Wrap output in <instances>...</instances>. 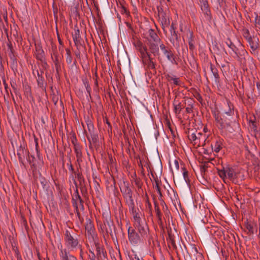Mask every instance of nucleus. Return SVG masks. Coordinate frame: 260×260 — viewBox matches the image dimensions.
I'll return each mask as SVG.
<instances>
[{"mask_svg":"<svg viewBox=\"0 0 260 260\" xmlns=\"http://www.w3.org/2000/svg\"><path fill=\"white\" fill-rule=\"evenodd\" d=\"M52 58L54 63L56 70H58L59 67H60V59L57 52H53L52 55Z\"/></svg>","mask_w":260,"mask_h":260,"instance_id":"7c9ffc66","label":"nucleus"},{"mask_svg":"<svg viewBox=\"0 0 260 260\" xmlns=\"http://www.w3.org/2000/svg\"><path fill=\"white\" fill-rule=\"evenodd\" d=\"M71 141L74 146L79 145L77 142V138L75 134H73L71 136Z\"/></svg>","mask_w":260,"mask_h":260,"instance_id":"c03bdc74","label":"nucleus"},{"mask_svg":"<svg viewBox=\"0 0 260 260\" xmlns=\"http://www.w3.org/2000/svg\"><path fill=\"white\" fill-rule=\"evenodd\" d=\"M158 20L161 24V27L164 33L167 34V28L170 24L169 16L163 11H158Z\"/></svg>","mask_w":260,"mask_h":260,"instance_id":"9b49d317","label":"nucleus"},{"mask_svg":"<svg viewBox=\"0 0 260 260\" xmlns=\"http://www.w3.org/2000/svg\"><path fill=\"white\" fill-rule=\"evenodd\" d=\"M121 13L122 14L126 13V12H127L126 9L122 5H121Z\"/></svg>","mask_w":260,"mask_h":260,"instance_id":"0e129e2a","label":"nucleus"},{"mask_svg":"<svg viewBox=\"0 0 260 260\" xmlns=\"http://www.w3.org/2000/svg\"><path fill=\"white\" fill-rule=\"evenodd\" d=\"M3 83H4V85L5 88V89H6V92L8 93V84L6 83L5 80H3Z\"/></svg>","mask_w":260,"mask_h":260,"instance_id":"338daca9","label":"nucleus"},{"mask_svg":"<svg viewBox=\"0 0 260 260\" xmlns=\"http://www.w3.org/2000/svg\"><path fill=\"white\" fill-rule=\"evenodd\" d=\"M25 154H27V155H28L27 160H28V162H29V164L32 166H34L35 164H34V162L35 160V156L34 155L29 156V151L27 150H25Z\"/></svg>","mask_w":260,"mask_h":260,"instance_id":"a19ab883","label":"nucleus"},{"mask_svg":"<svg viewBox=\"0 0 260 260\" xmlns=\"http://www.w3.org/2000/svg\"><path fill=\"white\" fill-rule=\"evenodd\" d=\"M255 23L256 26L260 27V16H258L257 14H256L255 17Z\"/></svg>","mask_w":260,"mask_h":260,"instance_id":"3c124183","label":"nucleus"},{"mask_svg":"<svg viewBox=\"0 0 260 260\" xmlns=\"http://www.w3.org/2000/svg\"><path fill=\"white\" fill-rule=\"evenodd\" d=\"M24 153L25 154V150H24L22 146H20L17 151V156L19 161L21 163L23 162V155Z\"/></svg>","mask_w":260,"mask_h":260,"instance_id":"f704fd0d","label":"nucleus"},{"mask_svg":"<svg viewBox=\"0 0 260 260\" xmlns=\"http://www.w3.org/2000/svg\"><path fill=\"white\" fill-rule=\"evenodd\" d=\"M212 150L215 152H218L222 148V142L220 139L217 140L215 143L211 145Z\"/></svg>","mask_w":260,"mask_h":260,"instance_id":"c85d7f7f","label":"nucleus"},{"mask_svg":"<svg viewBox=\"0 0 260 260\" xmlns=\"http://www.w3.org/2000/svg\"><path fill=\"white\" fill-rule=\"evenodd\" d=\"M159 47L162 52L164 55L167 57L169 61H170L172 64H177V62L175 59V56L170 48L167 47L162 42L159 44L158 48Z\"/></svg>","mask_w":260,"mask_h":260,"instance_id":"9d476101","label":"nucleus"},{"mask_svg":"<svg viewBox=\"0 0 260 260\" xmlns=\"http://www.w3.org/2000/svg\"><path fill=\"white\" fill-rule=\"evenodd\" d=\"M193 42V34H192V32H190V37L188 39V42Z\"/></svg>","mask_w":260,"mask_h":260,"instance_id":"69168bd1","label":"nucleus"},{"mask_svg":"<svg viewBox=\"0 0 260 260\" xmlns=\"http://www.w3.org/2000/svg\"><path fill=\"white\" fill-rule=\"evenodd\" d=\"M104 218L103 224L100 226V228L104 237L110 235L114 239V233L115 232V226L113 221L111 219V216L109 213L105 212L103 214Z\"/></svg>","mask_w":260,"mask_h":260,"instance_id":"20e7f679","label":"nucleus"},{"mask_svg":"<svg viewBox=\"0 0 260 260\" xmlns=\"http://www.w3.org/2000/svg\"><path fill=\"white\" fill-rule=\"evenodd\" d=\"M174 166H175V169L177 170H179V162H178V160H176V159H175V161H174Z\"/></svg>","mask_w":260,"mask_h":260,"instance_id":"e2e57ef3","label":"nucleus"},{"mask_svg":"<svg viewBox=\"0 0 260 260\" xmlns=\"http://www.w3.org/2000/svg\"><path fill=\"white\" fill-rule=\"evenodd\" d=\"M37 82L38 85L40 87H42L43 86V77L38 78L37 79Z\"/></svg>","mask_w":260,"mask_h":260,"instance_id":"864d4df0","label":"nucleus"},{"mask_svg":"<svg viewBox=\"0 0 260 260\" xmlns=\"http://www.w3.org/2000/svg\"><path fill=\"white\" fill-rule=\"evenodd\" d=\"M87 138L90 144H95L98 141L99 137L97 134L94 132L89 133V135H87Z\"/></svg>","mask_w":260,"mask_h":260,"instance_id":"c756f323","label":"nucleus"},{"mask_svg":"<svg viewBox=\"0 0 260 260\" xmlns=\"http://www.w3.org/2000/svg\"><path fill=\"white\" fill-rule=\"evenodd\" d=\"M36 52L35 56L37 59L40 60L42 62L45 61V55L44 51L41 46L35 45Z\"/></svg>","mask_w":260,"mask_h":260,"instance_id":"2eb2a0df","label":"nucleus"},{"mask_svg":"<svg viewBox=\"0 0 260 260\" xmlns=\"http://www.w3.org/2000/svg\"><path fill=\"white\" fill-rule=\"evenodd\" d=\"M134 225L135 229L137 230L141 235L142 238L148 237L149 230L145 218H143L142 220L134 222Z\"/></svg>","mask_w":260,"mask_h":260,"instance_id":"423d86ee","label":"nucleus"},{"mask_svg":"<svg viewBox=\"0 0 260 260\" xmlns=\"http://www.w3.org/2000/svg\"><path fill=\"white\" fill-rule=\"evenodd\" d=\"M244 226L247 231V233L250 235L254 234V224L247 220L244 222Z\"/></svg>","mask_w":260,"mask_h":260,"instance_id":"bb28decb","label":"nucleus"},{"mask_svg":"<svg viewBox=\"0 0 260 260\" xmlns=\"http://www.w3.org/2000/svg\"><path fill=\"white\" fill-rule=\"evenodd\" d=\"M83 83L84 85V86L86 89L87 92L88 93L89 96L91 98V89L88 79L87 78L83 79Z\"/></svg>","mask_w":260,"mask_h":260,"instance_id":"c9c22d12","label":"nucleus"},{"mask_svg":"<svg viewBox=\"0 0 260 260\" xmlns=\"http://www.w3.org/2000/svg\"><path fill=\"white\" fill-rule=\"evenodd\" d=\"M163 211H164L166 217H169V215L170 212L169 210H168L167 206H166V209H165L164 208Z\"/></svg>","mask_w":260,"mask_h":260,"instance_id":"052dcab7","label":"nucleus"},{"mask_svg":"<svg viewBox=\"0 0 260 260\" xmlns=\"http://www.w3.org/2000/svg\"><path fill=\"white\" fill-rule=\"evenodd\" d=\"M87 127L89 133L94 132V126L93 124L90 121L87 123Z\"/></svg>","mask_w":260,"mask_h":260,"instance_id":"8fccbe9b","label":"nucleus"},{"mask_svg":"<svg viewBox=\"0 0 260 260\" xmlns=\"http://www.w3.org/2000/svg\"><path fill=\"white\" fill-rule=\"evenodd\" d=\"M243 36L247 41L252 38V37L250 35L249 30L247 29L243 30Z\"/></svg>","mask_w":260,"mask_h":260,"instance_id":"37998d69","label":"nucleus"},{"mask_svg":"<svg viewBox=\"0 0 260 260\" xmlns=\"http://www.w3.org/2000/svg\"><path fill=\"white\" fill-rule=\"evenodd\" d=\"M173 105L175 113L176 115L179 114L184 106L177 100V96L174 99Z\"/></svg>","mask_w":260,"mask_h":260,"instance_id":"4be33fe9","label":"nucleus"},{"mask_svg":"<svg viewBox=\"0 0 260 260\" xmlns=\"http://www.w3.org/2000/svg\"><path fill=\"white\" fill-rule=\"evenodd\" d=\"M76 193H77V194L75 195V197L78 200L79 202V206L81 207V208H82V210L84 209V206H83V200L82 199L81 197L80 196V195L79 194V193L78 192V190L77 189L76 190Z\"/></svg>","mask_w":260,"mask_h":260,"instance_id":"79ce46f5","label":"nucleus"},{"mask_svg":"<svg viewBox=\"0 0 260 260\" xmlns=\"http://www.w3.org/2000/svg\"><path fill=\"white\" fill-rule=\"evenodd\" d=\"M66 248L61 247L59 251V256L61 260H77V258L70 253Z\"/></svg>","mask_w":260,"mask_h":260,"instance_id":"4468645a","label":"nucleus"},{"mask_svg":"<svg viewBox=\"0 0 260 260\" xmlns=\"http://www.w3.org/2000/svg\"><path fill=\"white\" fill-rule=\"evenodd\" d=\"M168 233L169 237L168 239H167V241L169 247H172L174 250L176 251L177 249V247L175 241V236L172 234L171 230H168Z\"/></svg>","mask_w":260,"mask_h":260,"instance_id":"412c9836","label":"nucleus"},{"mask_svg":"<svg viewBox=\"0 0 260 260\" xmlns=\"http://www.w3.org/2000/svg\"><path fill=\"white\" fill-rule=\"evenodd\" d=\"M143 37L147 41V48L154 56H158L159 58V52L158 45L161 42V40L157 35L155 30L150 28L146 33L143 34Z\"/></svg>","mask_w":260,"mask_h":260,"instance_id":"f03ea898","label":"nucleus"},{"mask_svg":"<svg viewBox=\"0 0 260 260\" xmlns=\"http://www.w3.org/2000/svg\"><path fill=\"white\" fill-rule=\"evenodd\" d=\"M189 138L190 140L193 142L194 144H197L199 146H204L208 137L206 134L198 133L197 135L194 133L191 134Z\"/></svg>","mask_w":260,"mask_h":260,"instance_id":"1a4fd4ad","label":"nucleus"},{"mask_svg":"<svg viewBox=\"0 0 260 260\" xmlns=\"http://www.w3.org/2000/svg\"><path fill=\"white\" fill-rule=\"evenodd\" d=\"M210 69L216 81L219 78L218 70L212 63H210Z\"/></svg>","mask_w":260,"mask_h":260,"instance_id":"58836bf2","label":"nucleus"},{"mask_svg":"<svg viewBox=\"0 0 260 260\" xmlns=\"http://www.w3.org/2000/svg\"><path fill=\"white\" fill-rule=\"evenodd\" d=\"M135 184L137 186L138 188H141L142 187L143 183L142 182L140 178H136L135 179Z\"/></svg>","mask_w":260,"mask_h":260,"instance_id":"49530a36","label":"nucleus"},{"mask_svg":"<svg viewBox=\"0 0 260 260\" xmlns=\"http://www.w3.org/2000/svg\"><path fill=\"white\" fill-rule=\"evenodd\" d=\"M258 38L254 37L247 41L251 49V53H255V52L257 51V48L258 47Z\"/></svg>","mask_w":260,"mask_h":260,"instance_id":"6ab92c4d","label":"nucleus"},{"mask_svg":"<svg viewBox=\"0 0 260 260\" xmlns=\"http://www.w3.org/2000/svg\"><path fill=\"white\" fill-rule=\"evenodd\" d=\"M154 210H155V212L156 213V217L158 220V221H157L158 224H159V226L162 230H164V225L163 224V222H162V214H161L160 210L159 208L158 203L155 202H154Z\"/></svg>","mask_w":260,"mask_h":260,"instance_id":"f3484780","label":"nucleus"},{"mask_svg":"<svg viewBox=\"0 0 260 260\" xmlns=\"http://www.w3.org/2000/svg\"><path fill=\"white\" fill-rule=\"evenodd\" d=\"M7 46H8V48L10 50L12 55H13V46H12V44L11 43V42H9L7 44Z\"/></svg>","mask_w":260,"mask_h":260,"instance_id":"6e6d98bb","label":"nucleus"},{"mask_svg":"<svg viewBox=\"0 0 260 260\" xmlns=\"http://www.w3.org/2000/svg\"><path fill=\"white\" fill-rule=\"evenodd\" d=\"M120 188L127 205L134 202L133 197V191L129 187L127 182L124 181L123 185L120 187Z\"/></svg>","mask_w":260,"mask_h":260,"instance_id":"6e6552de","label":"nucleus"},{"mask_svg":"<svg viewBox=\"0 0 260 260\" xmlns=\"http://www.w3.org/2000/svg\"><path fill=\"white\" fill-rule=\"evenodd\" d=\"M250 127L255 133V137H260V129H258L255 120L249 121Z\"/></svg>","mask_w":260,"mask_h":260,"instance_id":"cd10ccee","label":"nucleus"},{"mask_svg":"<svg viewBox=\"0 0 260 260\" xmlns=\"http://www.w3.org/2000/svg\"><path fill=\"white\" fill-rule=\"evenodd\" d=\"M85 229L88 235L93 238V236L94 234L95 229L93 222L90 219H87L86 220Z\"/></svg>","mask_w":260,"mask_h":260,"instance_id":"a211bd4d","label":"nucleus"},{"mask_svg":"<svg viewBox=\"0 0 260 260\" xmlns=\"http://www.w3.org/2000/svg\"><path fill=\"white\" fill-rule=\"evenodd\" d=\"M67 165H68V166H69V170L71 171L72 173H75L74 169L73 166L72 165V164L70 162V164H68Z\"/></svg>","mask_w":260,"mask_h":260,"instance_id":"bf43d9fd","label":"nucleus"},{"mask_svg":"<svg viewBox=\"0 0 260 260\" xmlns=\"http://www.w3.org/2000/svg\"><path fill=\"white\" fill-rule=\"evenodd\" d=\"M34 140L35 143V147H36V150L37 152V154L38 157L40 156V152L39 151V143H38V139L34 136Z\"/></svg>","mask_w":260,"mask_h":260,"instance_id":"a18cd8bd","label":"nucleus"},{"mask_svg":"<svg viewBox=\"0 0 260 260\" xmlns=\"http://www.w3.org/2000/svg\"><path fill=\"white\" fill-rule=\"evenodd\" d=\"M188 44H189V49L193 51V50L195 48V47H194V44H193V42H188Z\"/></svg>","mask_w":260,"mask_h":260,"instance_id":"680f3d73","label":"nucleus"},{"mask_svg":"<svg viewBox=\"0 0 260 260\" xmlns=\"http://www.w3.org/2000/svg\"><path fill=\"white\" fill-rule=\"evenodd\" d=\"M217 170L218 174L224 182L226 179L233 180L236 177V173L234 169L229 165L222 166L221 168H217Z\"/></svg>","mask_w":260,"mask_h":260,"instance_id":"39448f33","label":"nucleus"},{"mask_svg":"<svg viewBox=\"0 0 260 260\" xmlns=\"http://www.w3.org/2000/svg\"><path fill=\"white\" fill-rule=\"evenodd\" d=\"M176 29V27H175V24L174 22H172L170 28V31L171 33L170 42L172 44L175 43V41H178V36Z\"/></svg>","mask_w":260,"mask_h":260,"instance_id":"aec40b11","label":"nucleus"},{"mask_svg":"<svg viewBox=\"0 0 260 260\" xmlns=\"http://www.w3.org/2000/svg\"><path fill=\"white\" fill-rule=\"evenodd\" d=\"M127 206L129 208V211L133 214L134 223L143 219V218H142V214L140 212L139 209L136 208L135 202L129 204Z\"/></svg>","mask_w":260,"mask_h":260,"instance_id":"f8f14e48","label":"nucleus"},{"mask_svg":"<svg viewBox=\"0 0 260 260\" xmlns=\"http://www.w3.org/2000/svg\"><path fill=\"white\" fill-rule=\"evenodd\" d=\"M77 161L79 163L82 161V153L81 151V146L79 145L74 146Z\"/></svg>","mask_w":260,"mask_h":260,"instance_id":"393cba45","label":"nucleus"},{"mask_svg":"<svg viewBox=\"0 0 260 260\" xmlns=\"http://www.w3.org/2000/svg\"><path fill=\"white\" fill-rule=\"evenodd\" d=\"M144 199L145 200V206L147 209L149 210V213H150L151 215H152V206L149 202L148 196L146 193L145 194Z\"/></svg>","mask_w":260,"mask_h":260,"instance_id":"e433bc0d","label":"nucleus"},{"mask_svg":"<svg viewBox=\"0 0 260 260\" xmlns=\"http://www.w3.org/2000/svg\"><path fill=\"white\" fill-rule=\"evenodd\" d=\"M133 44L136 49L140 52V57L144 66L148 70L155 71L156 62L154 61V59L152 57V53L147 46L139 40L135 41Z\"/></svg>","mask_w":260,"mask_h":260,"instance_id":"f257e3e1","label":"nucleus"},{"mask_svg":"<svg viewBox=\"0 0 260 260\" xmlns=\"http://www.w3.org/2000/svg\"><path fill=\"white\" fill-rule=\"evenodd\" d=\"M40 183H41L43 187L44 188L45 187V186L46 185V180L44 178H41L40 179Z\"/></svg>","mask_w":260,"mask_h":260,"instance_id":"603ef678","label":"nucleus"},{"mask_svg":"<svg viewBox=\"0 0 260 260\" xmlns=\"http://www.w3.org/2000/svg\"><path fill=\"white\" fill-rule=\"evenodd\" d=\"M159 181L158 180V179L155 180V185H153V188H155L157 191V193L159 194V198L161 199L162 197V193L160 190V188L159 185Z\"/></svg>","mask_w":260,"mask_h":260,"instance_id":"ea45409f","label":"nucleus"},{"mask_svg":"<svg viewBox=\"0 0 260 260\" xmlns=\"http://www.w3.org/2000/svg\"><path fill=\"white\" fill-rule=\"evenodd\" d=\"M222 110L223 113L227 116H231L234 115V106L229 101H228L226 104H224V106Z\"/></svg>","mask_w":260,"mask_h":260,"instance_id":"dca6fc26","label":"nucleus"},{"mask_svg":"<svg viewBox=\"0 0 260 260\" xmlns=\"http://www.w3.org/2000/svg\"><path fill=\"white\" fill-rule=\"evenodd\" d=\"M91 255H89L90 260H96V256L95 254L92 251L90 250Z\"/></svg>","mask_w":260,"mask_h":260,"instance_id":"5fc2aeb1","label":"nucleus"},{"mask_svg":"<svg viewBox=\"0 0 260 260\" xmlns=\"http://www.w3.org/2000/svg\"><path fill=\"white\" fill-rule=\"evenodd\" d=\"M63 237L64 245L68 251H73L81 249L82 245L80 242L79 235L73 230H66Z\"/></svg>","mask_w":260,"mask_h":260,"instance_id":"7ed1b4c3","label":"nucleus"},{"mask_svg":"<svg viewBox=\"0 0 260 260\" xmlns=\"http://www.w3.org/2000/svg\"><path fill=\"white\" fill-rule=\"evenodd\" d=\"M66 62L68 64H71L73 62V57L70 50L68 48L66 49Z\"/></svg>","mask_w":260,"mask_h":260,"instance_id":"4c0bfd02","label":"nucleus"},{"mask_svg":"<svg viewBox=\"0 0 260 260\" xmlns=\"http://www.w3.org/2000/svg\"><path fill=\"white\" fill-rule=\"evenodd\" d=\"M201 8L206 19L208 20H211L212 19V15L210 10L209 8V5L207 6H202Z\"/></svg>","mask_w":260,"mask_h":260,"instance_id":"a878e982","label":"nucleus"},{"mask_svg":"<svg viewBox=\"0 0 260 260\" xmlns=\"http://www.w3.org/2000/svg\"><path fill=\"white\" fill-rule=\"evenodd\" d=\"M73 204L75 208L76 213L77 214V217L80 222L82 223L83 222V218L81 217V215L79 212L77 203L75 201L74 199H73Z\"/></svg>","mask_w":260,"mask_h":260,"instance_id":"473e14b6","label":"nucleus"},{"mask_svg":"<svg viewBox=\"0 0 260 260\" xmlns=\"http://www.w3.org/2000/svg\"><path fill=\"white\" fill-rule=\"evenodd\" d=\"M191 102L190 104H189V106L186 108V112L187 113H190L192 112V100H190Z\"/></svg>","mask_w":260,"mask_h":260,"instance_id":"09e8293b","label":"nucleus"},{"mask_svg":"<svg viewBox=\"0 0 260 260\" xmlns=\"http://www.w3.org/2000/svg\"><path fill=\"white\" fill-rule=\"evenodd\" d=\"M226 44L228 45V46L234 52L236 55V57L239 59L241 58L239 53L237 52L238 49L230 39H228V41L226 42Z\"/></svg>","mask_w":260,"mask_h":260,"instance_id":"2f4dec72","label":"nucleus"},{"mask_svg":"<svg viewBox=\"0 0 260 260\" xmlns=\"http://www.w3.org/2000/svg\"><path fill=\"white\" fill-rule=\"evenodd\" d=\"M181 169L183 170V176L184 180H185L186 182L188 181L189 179H188V177L187 170L184 167H183Z\"/></svg>","mask_w":260,"mask_h":260,"instance_id":"de8ad7c7","label":"nucleus"},{"mask_svg":"<svg viewBox=\"0 0 260 260\" xmlns=\"http://www.w3.org/2000/svg\"><path fill=\"white\" fill-rule=\"evenodd\" d=\"M256 86L258 91V94L260 96V81L256 82Z\"/></svg>","mask_w":260,"mask_h":260,"instance_id":"13d9d810","label":"nucleus"},{"mask_svg":"<svg viewBox=\"0 0 260 260\" xmlns=\"http://www.w3.org/2000/svg\"><path fill=\"white\" fill-rule=\"evenodd\" d=\"M128 238L131 244L134 246H138L143 243V238L131 226L128 229Z\"/></svg>","mask_w":260,"mask_h":260,"instance_id":"0eeeda50","label":"nucleus"},{"mask_svg":"<svg viewBox=\"0 0 260 260\" xmlns=\"http://www.w3.org/2000/svg\"><path fill=\"white\" fill-rule=\"evenodd\" d=\"M167 80L168 81L171 82L173 81V83L176 85H180V80L179 78L176 77H173L171 75H167Z\"/></svg>","mask_w":260,"mask_h":260,"instance_id":"72a5a7b5","label":"nucleus"},{"mask_svg":"<svg viewBox=\"0 0 260 260\" xmlns=\"http://www.w3.org/2000/svg\"><path fill=\"white\" fill-rule=\"evenodd\" d=\"M97 260H105L107 257V252L103 246L98 243H95Z\"/></svg>","mask_w":260,"mask_h":260,"instance_id":"ddd939ff","label":"nucleus"},{"mask_svg":"<svg viewBox=\"0 0 260 260\" xmlns=\"http://www.w3.org/2000/svg\"><path fill=\"white\" fill-rule=\"evenodd\" d=\"M132 260H140L139 257L136 255H134V256H132Z\"/></svg>","mask_w":260,"mask_h":260,"instance_id":"774afa93","label":"nucleus"},{"mask_svg":"<svg viewBox=\"0 0 260 260\" xmlns=\"http://www.w3.org/2000/svg\"><path fill=\"white\" fill-rule=\"evenodd\" d=\"M72 36L75 45L78 47L79 45L81 44V36L80 35V30L78 28L74 29V32L72 34Z\"/></svg>","mask_w":260,"mask_h":260,"instance_id":"b1692460","label":"nucleus"},{"mask_svg":"<svg viewBox=\"0 0 260 260\" xmlns=\"http://www.w3.org/2000/svg\"><path fill=\"white\" fill-rule=\"evenodd\" d=\"M214 118L215 119V121L218 125V126L219 127V128L223 129L225 128V127L230 126L229 123H225L222 119L220 118L218 114H216V113L214 114Z\"/></svg>","mask_w":260,"mask_h":260,"instance_id":"5701e85b","label":"nucleus"},{"mask_svg":"<svg viewBox=\"0 0 260 260\" xmlns=\"http://www.w3.org/2000/svg\"><path fill=\"white\" fill-rule=\"evenodd\" d=\"M200 6H207L208 5V3L207 0H199Z\"/></svg>","mask_w":260,"mask_h":260,"instance_id":"4d7b16f0","label":"nucleus"}]
</instances>
